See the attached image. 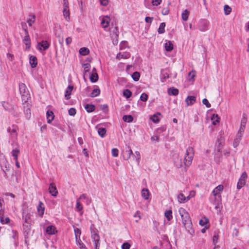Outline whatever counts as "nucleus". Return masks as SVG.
I'll use <instances>...</instances> for the list:
<instances>
[{"label": "nucleus", "mask_w": 249, "mask_h": 249, "mask_svg": "<svg viewBox=\"0 0 249 249\" xmlns=\"http://www.w3.org/2000/svg\"><path fill=\"white\" fill-rule=\"evenodd\" d=\"M194 155V150L192 147H188L186 150L185 156L184 158V164L186 166H189L192 161ZM174 161L175 165L178 168L182 167L183 162L181 159L179 158L178 155H175L174 156Z\"/></svg>", "instance_id": "obj_1"}, {"label": "nucleus", "mask_w": 249, "mask_h": 249, "mask_svg": "<svg viewBox=\"0 0 249 249\" xmlns=\"http://www.w3.org/2000/svg\"><path fill=\"white\" fill-rule=\"evenodd\" d=\"M178 212L182 218V223L184 226L191 223L189 214L185 209L180 208L178 210Z\"/></svg>", "instance_id": "obj_2"}, {"label": "nucleus", "mask_w": 249, "mask_h": 249, "mask_svg": "<svg viewBox=\"0 0 249 249\" xmlns=\"http://www.w3.org/2000/svg\"><path fill=\"white\" fill-rule=\"evenodd\" d=\"M90 231L91 234V238L94 242L95 249H99V240L100 237L97 233L96 229L94 227V225H91L90 226Z\"/></svg>", "instance_id": "obj_3"}, {"label": "nucleus", "mask_w": 249, "mask_h": 249, "mask_svg": "<svg viewBox=\"0 0 249 249\" xmlns=\"http://www.w3.org/2000/svg\"><path fill=\"white\" fill-rule=\"evenodd\" d=\"M122 155L123 159L124 160H127L130 158L131 156H134V154H133L132 150L130 148L129 146L126 145L124 149L122 151Z\"/></svg>", "instance_id": "obj_4"}, {"label": "nucleus", "mask_w": 249, "mask_h": 249, "mask_svg": "<svg viewBox=\"0 0 249 249\" xmlns=\"http://www.w3.org/2000/svg\"><path fill=\"white\" fill-rule=\"evenodd\" d=\"M12 145L13 149L11 151V155L14 158V160H17L20 153L19 146L18 143H13Z\"/></svg>", "instance_id": "obj_5"}, {"label": "nucleus", "mask_w": 249, "mask_h": 249, "mask_svg": "<svg viewBox=\"0 0 249 249\" xmlns=\"http://www.w3.org/2000/svg\"><path fill=\"white\" fill-rule=\"evenodd\" d=\"M247 178V175L246 173L244 172L242 173L239 181L237 183V188L238 190L240 189L243 187L246 184V179Z\"/></svg>", "instance_id": "obj_6"}, {"label": "nucleus", "mask_w": 249, "mask_h": 249, "mask_svg": "<svg viewBox=\"0 0 249 249\" xmlns=\"http://www.w3.org/2000/svg\"><path fill=\"white\" fill-rule=\"evenodd\" d=\"M49 46L50 44L46 40H42L38 43L37 48L39 51H45L49 48Z\"/></svg>", "instance_id": "obj_7"}, {"label": "nucleus", "mask_w": 249, "mask_h": 249, "mask_svg": "<svg viewBox=\"0 0 249 249\" xmlns=\"http://www.w3.org/2000/svg\"><path fill=\"white\" fill-rule=\"evenodd\" d=\"M243 134L244 133L238 131L233 143L234 147L235 148L239 145L240 141L242 140Z\"/></svg>", "instance_id": "obj_8"}, {"label": "nucleus", "mask_w": 249, "mask_h": 249, "mask_svg": "<svg viewBox=\"0 0 249 249\" xmlns=\"http://www.w3.org/2000/svg\"><path fill=\"white\" fill-rule=\"evenodd\" d=\"M49 191L53 196H56L58 194V191L54 183H51L49 188Z\"/></svg>", "instance_id": "obj_9"}, {"label": "nucleus", "mask_w": 249, "mask_h": 249, "mask_svg": "<svg viewBox=\"0 0 249 249\" xmlns=\"http://www.w3.org/2000/svg\"><path fill=\"white\" fill-rule=\"evenodd\" d=\"M18 128L16 125H12V127H9L8 128V132L13 136V137L16 138L18 135L17 130Z\"/></svg>", "instance_id": "obj_10"}, {"label": "nucleus", "mask_w": 249, "mask_h": 249, "mask_svg": "<svg viewBox=\"0 0 249 249\" xmlns=\"http://www.w3.org/2000/svg\"><path fill=\"white\" fill-rule=\"evenodd\" d=\"M43 205V203L41 201H39L37 207V211L38 214L40 216H42L44 213L45 208Z\"/></svg>", "instance_id": "obj_11"}, {"label": "nucleus", "mask_w": 249, "mask_h": 249, "mask_svg": "<svg viewBox=\"0 0 249 249\" xmlns=\"http://www.w3.org/2000/svg\"><path fill=\"white\" fill-rule=\"evenodd\" d=\"M109 23V18L108 16H105L102 18L101 21V25L102 27L106 29L108 27Z\"/></svg>", "instance_id": "obj_12"}, {"label": "nucleus", "mask_w": 249, "mask_h": 249, "mask_svg": "<svg viewBox=\"0 0 249 249\" xmlns=\"http://www.w3.org/2000/svg\"><path fill=\"white\" fill-rule=\"evenodd\" d=\"M25 36L24 37L23 39V41L24 43L25 44L26 48L29 49L31 46V40L30 38V36L28 33L27 34H25Z\"/></svg>", "instance_id": "obj_13"}, {"label": "nucleus", "mask_w": 249, "mask_h": 249, "mask_svg": "<svg viewBox=\"0 0 249 249\" xmlns=\"http://www.w3.org/2000/svg\"><path fill=\"white\" fill-rule=\"evenodd\" d=\"M130 56V54L129 53L127 52H124V53H119L117 54L116 58L118 60H120V59H127L129 58Z\"/></svg>", "instance_id": "obj_14"}, {"label": "nucleus", "mask_w": 249, "mask_h": 249, "mask_svg": "<svg viewBox=\"0 0 249 249\" xmlns=\"http://www.w3.org/2000/svg\"><path fill=\"white\" fill-rule=\"evenodd\" d=\"M19 90L22 96H24L25 94H26L27 88L24 83H20L19 84Z\"/></svg>", "instance_id": "obj_15"}, {"label": "nucleus", "mask_w": 249, "mask_h": 249, "mask_svg": "<svg viewBox=\"0 0 249 249\" xmlns=\"http://www.w3.org/2000/svg\"><path fill=\"white\" fill-rule=\"evenodd\" d=\"M196 101V97L194 96H188L185 100L187 106L193 105Z\"/></svg>", "instance_id": "obj_16"}, {"label": "nucleus", "mask_w": 249, "mask_h": 249, "mask_svg": "<svg viewBox=\"0 0 249 249\" xmlns=\"http://www.w3.org/2000/svg\"><path fill=\"white\" fill-rule=\"evenodd\" d=\"M3 214L4 211L1 209L0 210V221L2 224H7L9 222L10 219L9 217H5V221H4Z\"/></svg>", "instance_id": "obj_17"}, {"label": "nucleus", "mask_w": 249, "mask_h": 249, "mask_svg": "<svg viewBox=\"0 0 249 249\" xmlns=\"http://www.w3.org/2000/svg\"><path fill=\"white\" fill-rule=\"evenodd\" d=\"M73 89V87L72 86H69L65 91V97L67 100H69L70 99V95L71 94V92Z\"/></svg>", "instance_id": "obj_18"}, {"label": "nucleus", "mask_w": 249, "mask_h": 249, "mask_svg": "<svg viewBox=\"0 0 249 249\" xmlns=\"http://www.w3.org/2000/svg\"><path fill=\"white\" fill-rule=\"evenodd\" d=\"M63 14L65 19L68 21L70 20V11L69 7H64L63 10Z\"/></svg>", "instance_id": "obj_19"}, {"label": "nucleus", "mask_w": 249, "mask_h": 249, "mask_svg": "<svg viewBox=\"0 0 249 249\" xmlns=\"http://www.w3.org/2000/svg\"><path fill=\"white\" fill-rule=\"evenodd\" d=\"M30 63L32 68H34L36 67L37 64L36 57L33 55L31 56L30 57Z\"/></svg>", "instance_id": "obj_20"}, {"label": "nucleus", "mask_w": 249, "mask_h": 249, "mask_svg": "<svg viewBox=\"0 0 249 249\" xmlns=\"http://www.w3.org/2000/svg\"><path fill=\"white\" fill-rule=\"evenodd\" d=\"M47 123L50 124L54 119L53 113L52 111L48 110L46 113Z\"/></svg>", "instance_id": "obj_21"}, {"label": "nucleus", "mask_w": 249, "mask_h": 249, "mask_svg": "<svg viewBox=\"0 0 249 249\" xmlns=\"http://www.w3.org/2000/svg\"><path fill=\"white\" fill-rule=\"evenodd\" d=\"M223 190V186L222 185H219L217 186L213 191V195L215 196L218 195L221 192H222Z\"/></svg>", "instance_id": "obj_22"}, {"label": "nucleus", "mask_w": 249, "mask_h": 249, "mask_svg": "<svg viewBox=\"0 0 249 249\" xmlns=\"http://www.w3.org/2000/svg\"><path fill=\"white\" fill-rule=\"evenodd\" d=\"M29 18L27 20V23L29 26L31 27L35 22L36 16L34 14L30 15Z\"/></svg>", "instance_id": "obj_23"}, {"label": "nucleus", "mask_w": 249, "mask_h": 249, "mask_svg": "<svg viewBox=\"0 0 249 249\" xmlns=\"http://www.w3.org/2000/svg\"><path fill=\"white\" fill-rule=\"evenodd\" d=\"M142 196L144 199H148L149 198V192L148 190L147 189H143L142 190Z\"/></svg>", "instance_id": "obj_24"}, {"label": "nucleus", "mask_w": 249, "mask_h": 249, "mask_svg": "<svg viewBox=\"0 0 249 249\" xmlns=\"http://www.w3.org/2000/svg\"><path fill=\"white\" fill-rule=\"evenodd\" d=\"M55 231V228L53 226H48L46 230V232L49 234H53Z\"/></svg>", "instance_id": "obj_25"}, {"label": "nucleus", "mask_w": 249, "mask_h": 249, "mask_svg": "<svg viewBox=\"0 0 249 249\" xmlns=\"http://www.w3.org/2000/svg\"><path fill=\"white\" fill-rule=\"evenodd\" d=\"M98 79V75L96 72H93L90 76V80L91 82H96Z\"/></svg>", "instance_id": "obj_26"}, {"label": "nucleus", "mask_w": 249, "mask_h": 249, "mask_svg": "<svg viewBox=\"0 0 249 249\" xmlns=\"http://www.w3.org/2000/svg\"><path fill=\"white\" fill-rule=\"evenodd\" d=\"M164 46L166 51L168 52H170L173 49V44L172 43L171 41H169L165 43Z\"/></svg>", "instance_id": "obj_27"}, {"label": "nucleus", "mask_w": 249, "mask_h": 249, "mask_svg": "<svg viewBox=\"0 0 249 249\" xmlns=\"http://www.w3.org/2000/svg\"><path fill=\"white\" fill-rule=\"evenodd\" d=\"M168 92L170 95H177L178 94V90L174 88H171L169 89Z\"/></svg>", "instance_id": "obj_28"}, {"label": "nucleus", "mask_w": 249, "mask_h": 249, "mask_svg": "<svg viewBox=\"0 0 249 249\" xmlns=\"http://www.w3.org/2000/svg\"><path fill=\"white\" fill-rule=\"evenodd\" d=\"M89 50L86 47H82L79 50V53L82 55H86L89 53Z\"/></svg>", "instance_id": "obj_29"}, {"label": "nucleus", "mask_w": 249, "mask_h": 249, "mask_svg": "<svg viewBox=\"0 0 249 249\" xmlns=\"http://www.w3.org/2000/svg\"><path fill=\"white\" fill-rule=\"evenodd\" d=\"M211 120L213 125H216L219 122V118L217 114H213L211 117Z\"/></svg>", "instance_id": "obj_30"}, {"label": "nucleus", "mask_w": 249, "mask_h": 249, "mask_svg": "<svg viewBox=\"0 0 249 249\" xmlns=\"http://www.w3.org/2000/svg\"><path fill=\"white\" fill-rule=\"evenodd\" d=\"M164 215L168 221H170L172 218V211L171 210H166L164 213Z\"/></svg>", "instance_id": "obj_31"}, {"label": "nucleus", "mask_w": 249, "mask_h": 249, "mask_svg": "<svg viewBox=\"0 0 249 249\" xmlns=\"http://www.w3.org/2000/svg\"><path fill=\"white\" fill-rule=\"evenodd\" d=\"M189 15V12L187 10H185L183 11L181 14V18L183 20L186 21L188 19Z\"/></svg>", "instance_id": "obj_32"}, {"label": "nucleus", "mask_w": 249, "mask_h": 249, "mask_svg": "<svg viewBox=\"0 0 249 249\" xmlns=\"http://www.w3.org/2000/svg\"><path fill=\"white\" fill-rule=\"evenodd\" d=\"M178 201L179 203H185L186 202V199L185 196L182 194L180 193L178 196Z\"/></svg>", "instance_id": "obj_33"}, {"label": "nucleus", "mask_w": 249, "mask_h": 249, "mask_svg": "<svg viewBox=\"0 0 249 249\" xmlns=\"http://www.w3.org/2000/svg\"><path fill=\"white\" fill-rule=\"evenodd\" d=\"M85 108L88 112H91L95 110V106L92 104L86 105Z\"/></svg>", "instance_id": "obj_34"}, {"label": "nucleus", "mask_w": 249, "mask_h": 249, "mask_svg": "<svg viewBox=\"0 0 249 249\" xmlns=\"http://www.w3.org/2000/svg\"><path fill=\"white\" fill-rule=\"evenodd\" d=\"M124 122L127 123H131L133 120V117L131 115H124L123 117Z\"/></svg>", "instance_id": "obj_35"}, {"label": "nucleus", "mask_w": 249, "mask_h": 249, "mask_svg": "<svg viewBox=\"0 0 249 249\" xmlns=\"http://www.w3.org/2000/svg\"><path fill=\"white\" fill-rule=\"evenodd\" d=\"M160 115V113H158L157 114H154L151 117V120L155 123H158L160 121V119L159 118V116Z\"/></svg>", "instance_id": "obj_36"}, {"label": "nucleus", "mask_w": 249, "mask_h": 249, "mask_svg": "<svg viewBox=\"0 0 249 249\" xmlns=\"http://www.w3.org/2000/svg\"><path fill=\"white\" fill-rule=\"evenodd\" d=\"M165 23L164 22H162L160 23L159 28L158 30V33L160 34H163L165 32Z\"/></svg>", "instance_id": "obj_37"}, {"label": "nucleus", "mask_w": 249, "mask_h": 249, "mask_svg": "<svg viewBox=\"0 0 249 249\" xmlns=\"http://www.w3.org/2000/svg\"><path fill=\"white\" fill-rule=\"evenodd\" d=\"M98 133L102 138H103L106 133V129L103 127H99L98 129Z\"/></svg>", "instance_id": "obj_38"}, {"label": "nucleus", "mask_w": 249, "mask_h": 249, "mask_svg": "<svg viewBox=\"0 0 249 249\" xmlns=\"http://www.w3.org/2000/svg\"><path fill=\"white\" fill-rule=\"evenodd\" d=\"M100 93V90L99 89H94L92 92L90 94V96L91 97H95L99 95Z\"/></svg>", "instance_id": "obj_39"}, {"label": "nucleus", "mask_w": 249, "mask_h": 249, "mask_svg": "<svg viewBox=\"0 0 249 249\" xmlns=\"http://www.w3.org/2000/svg\"><path fill=\"white\" fill-rule=\"evenodd\" d=\"M74 231L75 236V239L80 238V236L81 233V230L79 229L74 227Z\"/></svg>", "instance_id": "obj_40"}, {"label": "nucleus", "mask_w": 249, "mask_h": 249, "mask_svg": "<svg viewBox=\"0 0 249 249\" xmlns=\"http://www.w3.org/2000/svg\"><path fill=\"white\" fill-rule=\"evenodd\" d=\"M76 242L77 245L79 247V248L81 249H87L85 245L82 243L80 238H78L76 239Z\"/></svg>", "instance_id": "obj_41"}, {"label": "nucleus", "mask_w": 249, "mask_h": 249, "mask_svg": "<svg viewBox=\"0 0 249 249\" xmlns=\"http://www.w3.org/2000/svg\"><path fill=\"white\" fill-rule=\"evenodd\" d=\"M246 122L245 120L241 121L240 127V128H239L238 131H240L242 133L244 132L245 126H246Z\"/></svg>", "instance_id": "obj_42"}, {"label": "nucleus", "mask_w": 249, "mask_h": 249, "mask_svg": "<svg viewBox=\"0 0 249 249\" xmlns=\"http://www.w3.org/2000/svg\"><path fill=\"white\" fill-rule=\"evenodd\" d=\"M123 95L126 98H129L131 96L132 92L130 90L126 89L124 90Z\"/></svg>", "instance_id": "obj_43"}, {"label": "nucleus", "mask_w": 249, "mask_h": 249, "mask_svg": "<svg viewBox=\"0 0 249 249\" xmlns=\"http://www.w3.org/2000/svg\"><path fill=\"white\" fill-rule=\"evenodd\" d=\"M140 74L138 72H134L132 75V77L135 81H137L139 80Z\"/></svg>", "instance_id": "obj_44"}, {"label": "nucleus", "mask_w": 249, "mask_h": 249, "mask_svg": "<svg viewBox=\"0 0 249 249\" xmlns=\"http://www.w3.org/2000/svg\"><path fill=\"white\" fill-rule=\"evenodd\" d=\"M224 10L225 15H229L231 12V8L228 5H225Z\"/></svg>", "instance_id": "obj_45"}, {"label": "nucleus", "mask_w": 249, "mask_h": 249, "mask_svg": "<svg viewBox=\"0 0 249 249\" xmlns=\"http://www.w3.org/2000/svg\"><path fill=\"white\" fill-rule=\"evenodd\" d=\"M82 199H87L88 204H89L91 201V199L88 197L86 194H82V195H81L78 199L79 200Z\"/></svg>", "instance_id": "obj_46"}, {"label": "nucleus", "mask_w": 249, "mask_h": 249, "mask_svg": "<svg viewBox=\"0 0 249 249\" xmlns=\"http://www.w3.org/2000/svg\"><path fill=\"white\" fill-rule=\"evenodd\" d=\"M76 208L78 211H80L83 209V206L79 201V199L76 200Z\"/></svg>", "instance_id": "obj_47"}, {"label": "nucleus", "mask_w": 249, "mask_h": 249, "mask_svg": "<svg viewBox=\"0 0 249 249\" xmlns=\"http://www.w3.org/2000/svg\"><path fill=\"white\" fill-rule=\"evenodd\" d=\"M21 25L22 29L24 31L25 34H27V33H28V30H27V26L26 23L25 22H22L21 23Z\"/></svg>", "instance_id": "obj_48"}, {"label": "nucleus", "mask_w": 249, "mask_h": 249, "mask_svg": "<svg viewBox=\"0 0 249 249\" xmlns=\"http://www.w3.org/2000/svg\"><path fill=\"white\" fill-rule=\"evenodd\" d=\"M147 98H148V95L145 93H142L140 96L141 100L142 101H143V102L146 101L147 100Z\"/></svg>", "instance_id": "obj_49"}, {"label": "nucleus", "mask_w": 249, "mask_h": 249, "mask_svg": "<svg viewBox=\"0 0 249 249\" xmlns=\"http://www.w3.org/2000/svg\"><path fill=\"white\" fill-rule=\"evenodd\" d=\"M119 151L117 148H113L111 150L112 155L114 157H117L118 156Z\"/></svg>", "instance_id": "obj_50"}, {"label": "nucleus", "mask_w": 249, "mask_h": 249, "mask_svg": "<svg viewBox=\"0 0 249 249\" xmlns=\"http://www.w3.org/2000/svg\"><path fill=\"white\" fill-rule=\"evenodd\" d=\"M83 68L85 72H88L90 70V65L89 63L84 64L83 65Z\"/></svg>", "instance_id": "obj_51"}, {"label": "nucleus", "mask_w": 249, "mask_h": 249, "mask_svg": "<svg viewBox=\"0 0 249 249\" xmlns=\"http://www.w3.org/2000/svg\"><path fill=\"white\" fill-rule=\"evenodd\" d=\"M135 154H136V156L134 155V157H135L136 161L137 162V163H139L140 161V160L141 159L140 153L139 151H136Z\"/></svg>", "instance_id": "obj_52"}, {"label": "nucleus", "mask_w": 249, "mask_h": 249, "mask_svg": "<svg viewBox=\"0 0 249 249\" xmlns=\"http://www.w3.org/2000/svg\"><path fill=\"white\" fill-rule=\"evenodd\" d=\"M75 114H76V110L75 108L71 107L69 110V114L70 115L74 116L75 115Z\"/></svg>", "instance_id": "obj_53"}, {"label": "nucleus", "mask_w": 249, "mask_h": 249, "mask_svg": "<svg viewBox=\"0 0 249 249\" xmlns=\"http://www.w3.org/2000/svg\"><path fill=\"white\" fill-rule=\"evenodd\" d=\"M208 222V219L207 218H204V219H200L199 220V224L202 226H204Z\"/></svg>", "instance_id": "obj_54"}, {"label": "nucleus", "mask_w": 249, "mask_h": 249, "mask_svg": "<svg viewBox=\"0 0 249 249\" xmlns=\"http://www.w3.org/2000/svg\"><path fill=\"white\" fill-rule=\"evenodd\" d=\"M169 12V9L167 7H164L161 11V13L163 15H167Z\"/></svg>", "instance_id": "obj_55"}, {"label": "nucleus", "mask_w": 249, "mask_h": 249, "mask_svg": "<svg viewBox=\"0 0 249 249\" xmlns=\"http://www.w3.org/2000/svg\"><path fill=\"white\" fill-rule=\"evenodd\" d=\"M202 103L205 105L207 107H211V104L209 103L208 100L207 99H203L202 100Z\"/></svg>", "instance_id": "obj_56"}, {"label": "nucleus", "mask_w": 249, "mask_h": 249, "mask_svg": "<svg viewBox=\"0 0 249 249\" xmlns=\"http://www.w3.org/2000/svg\"><path fill=\"white\" fill-rule=\"evenodd\" d=\"M140 213L139 211H137L136 213L135 214V215H134V216L135 217H136V219L135 220V221L136 222H138V221L141 218V215H140Z\"/></svg>", "instance_id": "obj_57"}, {"label": "nucleus", "mask_w": 249, "mask_h": 249, "mask_svg": "<svg viewBox=\"0 0 249 249\" xmlns=\"http://www.w3.org/2000/svg\"><path fill=\"white\" fill-rule=\"evenodd\" d=\"M130 247V245L128 243H124L122 246V249H129Z\"/></svg>", "instance_id": "obj_58"}, {"label": "nucleus", "mask_w": 249, "mask_h": 249, "mask_svg": "<svg viewBox=\"0 0 249 249\" xmlns=\"http://www.w3.org/2000/svg\"><path fill=\"white\" fill-rule=\"evenodd\" d=\"M161 2V0H152V3L154 6H158Z\"/></svg>", "instance_id": "obj_59"}, {"label": "nucleus", "mask_w": 249, "mask_h": 249, "mask_svg": "<svg viewBox=\"0 0 249 249\" xmlns=\"http://www.w3.org/2000/svg\"><path fill=\"white\" fill-rule=\"evenodd\" d=\"M153 17H146L145 18V21L146 23H151L153 20Z\"/></svg>", "instance_id": "obj_60"}, {"label": "nucleus", "mask_w": 249, "mask_h": 249, "mask_svg": "<svg viewBox=\"0 0 249 249\" xmlns=\"http://www.w3.org/2000/svg\"><path fill=\"white\" fill-rule=\"evenodd\" d=\"M101 5L106 6L108 3V0H99Z\"/></svg>", "instance_id": "obj_61"}, {"label": "nucleus", "mask_w": 249, "mask_h": 249, "mask_svg": "<svg viewBox=\"0 0 249 249\" xmlns=\"http://www.w3.org/2000/svg\"><path fill=\"white\" fill-rule=\"evenodd\" d=\"M218 238V235L215 234L213 235V243L214 245H215L216 243L217 242Z\"/></svg>", "instance_id": "obj_62"}, {"label": "nucleus", "mask_w": 249, "mask_h": 249, "mask_svg": "<svg viewBox=\"0 0 249 249\" xmlns=\"http://www.w3.org/2000/svg\"><path fill=\"white\" fill-rule=\"evenodd\" d=\"M72 39L71 37H68L66 39V43L67 45H69L71 42Z\"/></svg>", "instance_id": "obj_63"}, {"label": "nucleus", "mask_w": 249, "mask_h": 249, "mask_svg": "<svg viewBox=\"0 0 249 249\" xmlns=\"http://www.w3.org/2000/svg\"><path fill=\"white\" fill-rule=\"evenodd\" d=\"M151 140L158 142L159 141V137L156 135H154L151 137Z\"/></svg>", "instance_id": "obj_64"}]
</instances>
